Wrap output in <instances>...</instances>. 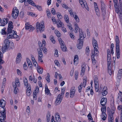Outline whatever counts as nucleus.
Masks as SVG:
<instances>
[{
  "instance_id": "nucleus-1",
  "label": "nucleus",
  "mask_w": 122,
  "mask_h": 122,
  "mask_svg": "<svg viewBox=\"0 0 122 122\" xmlns=\"http://www.w3.org/2000/svg\"><path fill=\"white\" fill-rule=\"evenodd\" d=\"M115 11L116 13H118L119 12H121L122 11V1L119 0L118 3V1L114 2Z\"/></svg>"
},
{
  "instance_id": "nucleus-2",
  "label": "nucleus",
  "mask_w": 122,
  "mask_h": 122,
  "mask_svg": "<svg viewBox=\"0 0 122 122\" xmlns=\"http://www.w3.org/2000/svg\"><path fill=\"white\" fill-rule=\"evenodd\" d=\"M36 29L37 32L40 31L41 33L44 30L45 27L44 22L40 23L38 22L36 23Z\"/></svg>"
},
{
  "instance_id": "nucleus-3",
  "label": "nucleus",
  "mask_w": 122,
  "mask_h": 122,
  "mask_svg": "<svg viewBox=\"0 0 122 122\" xmlns=\"http://www.w3.org/2000/svg\"><path fill=\"white\" fill-rule=\"evenodd\" d=\"M5 108L3 109L2 111H1V116H0V121L1 122H4L6 118V112Z\"/></svg>"
},
{
  "instance_id": "nucleus-4",
  "label": "nucleus",
  "mask_w": 122,
  "mask_h": 122,
  "mask_svg": "<svg viewBox=\"0 0 122 122\" xmlns=\"http://www.w3.org/2000/svg\"><path fill=\"white\" fill-rule=\"evenodd\" d=\"M65 92L63 91L61 92V95L59 94L58 96L55 103L56 105H59L60 103L62 98L61 96L64 94Z\"/></svg>"
},
{
  "instance_id": "nucleus-5",
  "label": "nucleus",
  "mask_w": 122,
  "mask_h": 122,
  "mask_svg": "<svg viewBox=\"0 0 122 122\" xmlns=\"http://www.w3.org/2000/svg\"><path fill=\"white\" fill-rule=\"evenodd\" d=\"M19 13V10L17 8H15V9H13L12 14V17L13 18L16 19L18 16Z\"/></svg>"
},
{
  "instance_id": "nucleus-6",
  "label": "nucleus",
  "mask_w": 122,
  "mask_h": 122,
  "mask_svg": "<svg viewBox=\"0 0 122 122\" xmlns=\"http://www.w3.org/2000/svg\"><path fill=\"white\" fill-rule=\"evenodd\" d=\"M80 4L83 8H85L87 10H89L86 2L85 0H79Z\"/></svg>"
},
{
  "instance_id": "nucleus-7",
  "label": "nucleus",
  "mask_w": 122,
  "mask_h": 122,
  "mask_svg": "<svg viewBox=\"0 0 122 122\" xmlns=\"http://www.w3.org/2000/svg\"><path fill=\"white\" fill-rule=\"evenodd\" d=\"M24 1V2L25 5L26 6L27 5L28 3L33 6H34L35 5V3L32 0H19L20 2L22 3Z\"/></svg>"
},
{
  "instance_id": "nucleus-8",
  "label": "nucleus",
  "mask_w": 122,
  "mask_h": 122,
  "mask_svg": "<svg viewBox=\"0 0 122 122\" xmlns=\"http://www.w3.org/2000/svg\"><path fill=\"white\" fill-rule=\"evenodd\" d=\"M86 84V80L85 79V80L83 79V83L81 82V83L80 85L78 87V91L79 92H80L81 90L82 89L83 86L84 87H85Z\"/></svg>"
},
{
  "instance_id": "nucleus-9",
  "label": "nucleus",
  "mask_w": 122,
  "mask_h": 122,
  "mask_svg": "<svg viewBox=\"0 0 122 122\" xmlns=\"http://www.w3.org/2000/svg\"><path fill=\"white\" fill-rule=\"evenodd\" d=\"M99 52L97 49H94V51H93L92 52L91 55V57L95 58V56H98L99 55Z\"/></svg>"
},
{
  "instance_id": "nucleus-10",
  "label": "nucleus",
  "mask_w": 122,
  "mask_h": 122,
  "mask_svg": "<svg viewBox=\"0 0 122 122\" xmlns=\"http://www.w3.org/2000/svg\"><path fill=\"white\" fill-rule=\"evenodd\" d=\"M77 42L79 43L77 45V47L78 49H80L82 48L83 45V40L78 39Z\"/></svg>"
},
{
  "instance_id": "nucleus-11",
  "label": "nucleus",
  "mask_w": 122,
  "mask_h": 122,
  "mask_svg": "<svg viewBox=\"0 0 122 122\" xmlns=\"http://www.w3.org/2000/svg\"><path fill=\"white\" fill-rule=\"evenodd\" d=\"M76 90L75 87H72L70 90V97H73L75 95V92Z\"/></svg>"
},
{
  "instance_id": "nucleus-12",
  "label": "nucleus",
  "mask_w": 122,
  "mask_h": 122,
  "mask_svg": "<svg viewBox=\"0 0 122 122\" xmlns=\"http://www.w3.org/2000/svg\"><path fill=\"white\" fill-rule=\"evenodd\" d=\"M92 41L93 46L94 49H97L98 47L97 41L93 38L92 39Z\"/></svg>"
},
{
  "instance_id": "nucleus-13",
  "label": "nucleus",
  "mask_w": 122,
  "mask_h": 122,
  "mask_svg": "<svg viewBox=\"0 0 122 122\" xmlns=\"http://www.w3.org/2000/svg\"><path fill=\"white\" fill-rule=\"evenodd\" d=\"M107 98H102L100 101L101 105L102 106H105L107 103Z\"/></svg>"
},
{
  "instance_id": "nucleus-14",
  "label": "nucleus",
  "mask_w": 122,
  "mask_h": 122,
  "mask_svg": "<svg viewBox=\"0 0 122 122\" xmlns=\"http://www.w3.org/2000/svg\"><path fill=\"white\" fill-rule=\"evenodd\" d=\"M5 101L3 99H2L0 100V107H2L3 109L5 108Z\"/></svg>"
},
{
  "instance_id": "nucleus-15",
  "label": "nucleus",
  "mask_w": 122,
  "mask_h": 122,
  "mask_svg": "<svg viewBox=\"0 0 122 122\" xmlns=\"http://www.w3.org/2000/svg\"><path fill=\"white\" fill-rule=\"evenodd\" d=\"M111 54H107V65L111 64Z\"/></svg>"
},
{
  "instance_id": "nucleus-16",
  "label": "nucleus",
  "mask_w": 122,
  "mask_h": 122,
  "mask_svg": "<svg viewBox=\"0 0 122 122\" xmlns=\"http://www.w3.org/2000/svg\"><path fill=\"white\" fill-rule=\"evenodd\" d=\"M81 75H82V73L83 74V75L84 74L85 71V64H83L81 65Z\"/></svg>"
},
{
  "instance_id": "nucleus-17",
  "label": "nucleus",
  "mask_w": 122,
  "mask_h": 122,
  "mask_svg": "<svg viewBox=\"0 0 122 122\" xmlns=\"http://www.w3.org/2000/svg\"><path fill=\"white\" fill-rule=\"evenodd\" d=\"M78 63V56L77 55H75L74 57V64L76 65Z\"/></svg>"
},
{
  "instance_id": "nucleus-18",
  "label": "nucleus",
  "mask_w": 122,
  "mask_h": 122,
  "mask_svg": "<svg viewBox=\"0 0 122 122\" xmlns=\"http://www.w3.org/2000/svg\"><path fill=\"white\" fill-rule=\"evenodd\" d=\"M31 87L30 85L27 88L26 95L27 96H29L31 94Z\"/></svg>"
},
{
  "instance_id": "nucleus-19",
  "label": "nucleus",
  "mask_w": 122,
  "mask_h": 122,
  "mask_svg": "<svg viewBox=\"0 0 122 122\" xmlns=\"http://www.w3.org/2000/svg\"><path fill=\"white\" fill-rule=\"evenodd\" d=\"M115 41L116 42V46H119L120 41L118 37L116 36H115Z\"/></svg>"
},
{
  "instance_id": "nucleus-20",
  "label": "nucleus",
  "mask_w": 122,
  "mask_h": 122,
  "mask_svg": "<svg viewBox=\"0 0 122 122\" xmlns=\"http://www.w3.org/2000/svg\"><path fill=\"white\" fill-rule=\"evenodd\" d=\"M21 58V54L19 53H18L16 58V62L17 63H19L20 61Z\"/></svg>"
},
{
  "instance_id": "nucleus-21",
  "label": "nucleus",
  "mask_w": 122,
  "mask_h": 122,
  "mask_svg": "<svg viewBox=\"0 0 122 122\" xmlns=\"http://www.w3.org/2000/svg\"><path fill=\"white\" fill-rule=\"evenodd\" d=\"M107 87H104L102 90V94L103 96L106 95L107 93V91L106 90H107Z\"/></svg>"
},
{
  "instance_id": "nucleus-22",
  "label": "nucleus",
  "mask_w": 122,
  "mask_h": 122,
  "mask_svg": "<svg viewBox=\"0 0 122 122\" xmlns=\"http://www.w3.org/2000/svg\"><path fill=\"white\" fill-rule=\"evenodd\" d=\"M37 70L39 74H42L43 71V68H41L40 66L38 65L37 66Z\"/></svg>"
},
{
  "instance_id": "nucleus-23",
  "label": "nucleus",
  "mask_w": 122,
  "mask_h": 122,
  "mask_svg": "<svg viewBox=\"0 0 122 122\" xmlns=\"http://www.w3.org/2000/svg\"><path fill=\"white\" fill-rule=\"evenodd\" d=\"M56 24H57V26L58 27H61L62 25H64L63 23L62 24L61 22V21L60 20H58L56 22Z\"/></svg>"
},
{
  "instance_id": "nucleus-24",
  "label": "nucleus",
  "mask_w": 122,
  "mask_h": 122,
  "mask_svg": "<svg viewBox=\"0 0 122 122\" xmlns=\"http://www.w3.org/2000/svg\"><path fill=\"white\" fill-rule=\"evenodd\" d=\"M94 81L95 85L97 86L99 85L98 80L97 76H94Z\"/></svg>"
},
{
  "instance_id": "nucleus-25",
  "label": "nucleus",
  "mask_w": 122,
  "mask_h": 122,
  "mask_svg": "<svg viewBox=\"0 0 122 122\" xmlns=\"http://www.w3.org/2000/svg\"><path fill=\"white\" fill-rule=\"evenodd\" d=\"M108 72L110 75H111L113 73L111 71V64L107 65Z\"/></svg>"
},
{
  "instance_id": "nucleus-26",
  "label": "nucleus",
  "mask_w": 122,
  "mask_h": 122,
  "mask_svg": "<svg viewBox=\"0 0 122 122\" xmlns=\"http://www.w3.org/2000/svg\"><path fill=\"white\" fill-rule=\"evenodd\" d=\"M79 39L80 40H82L84 38L83 32L82 30L79 31Z\"/></svg>"
},
{
  "instance_id": "nucleus-27",
  "label": "nucleus",
  "mask_w": 122,
  "mask_h": 122,
  "mask_svg": "<svg viewBox=\"0 0 122 122\" xmlns=\"http://www.w3.org/2000/svg\"><path fill=\"white\" fill-rule=\"evenodd\" d=\"M7 23V18L4 19H3V21L1 22L0 26H4Z\"/></svg>"
},
{
  "instance_id": "nucleus-28",
  "label": "nucleus",
  "mask_w": 122,
  "mask_h": 122,
  "mask_svg": "<svg viewBox=\"0 0 122 122\" xmlns=\"http://www.w3.org/2000/svg\"><path fill=\"white\" fill-rule=\"evenodd\" d=\"M45 93L47 94V95L49 94V93L51 94L50 92V91L48 89L47 85H45Z\"/></svg>"
},
{
  "instance_id": "nucleus-29",
  "label": "nucleus",
  "mask_w": 122,
  "mask_h": 122,
  "mask_svg": "<svg viewBox=\"0 0 122 122\" xmlns=\"http://www.w3.org/2000/svg\"><path fill=\"white\" fill-rule=\"evenodd\" d=\"M74 26L75 29V32L76 33H77V31H78L79 30V31L80 30L79 28V27L78 26L77 24L76 23L74 24Z\"/></svg>"
},
{
  "instance_id": "nucleus-30",
  "label": "nucleus",
  "mask_w": 122,
  "mask_h": 122,
  "mask_svg": "<svg viewBox=\"0 0 122 122\" xmlns=\"http://www.w3.org/2000/svg\"><path fill=\"white\" fill-rule=\"evenodd\" d=\"M58 39L61 46V47H62V46H65V45L64 42L61 39L60 37H58Z\"/></svg>"
},
{
  "instance_id": "nucleus-31",
  "label": "nucleus",
  "mask_w": 122,
  "mask_h": 122,
  "mask_svg": "<svg viewBox=\"0 0 122 122\" xmlns=\"http://www.w3.org/2000/svg\"><path fill=\"white\" fill-rule=\"evenodd\" d=\"M23 80L25 86H26L27 88L29 86L28 84V80L26 78H25V79H23Z\"/></svg>"
},
{
  "instance_id": "nucleus-32",
  "label": "nucleus",
  "mask_w": 122,
  "mask_h": 122,
  "mask_svg": "<svg viewBox=\"0 0 122 122\" xmlns=\"http://www.w3.org/2000/svg\"><path fill=\"white\" fill-rule=\"evenodd\" d=\"M55 117L56 120L57 121H60L61 119L60 118V116L59 115L58 113H57L56 114H55Z\"/></svg>"
},
{
  "instance_id": "nucleus-33",
  "label": "nucleus",
  "mask_w": 122,
  "mask_h": 122,
  "mask_svg": "<svg viewBox=\"0 0 122 122\" xmlns=\"http://www.w3.org/2000/svg\"><path fill=\"white\" fill-rule=\"evenodd\" d=\"M4 43L6 45L9 46L10 44V41L8 39H6Z\"/></svg>"
},
{
  "instance_id": "nucleus-34",
  "label": "nucleus",
  "mask_w": 122,
  "mask_h": 122,
  "mask_svg": "<svg viewBox=\"0 0 122 122\" xmlns=\"http://www.w3.org/2000/svg\"><path fill=\"white\" fill-rule=\"evenodd\" d=\"M113 115H111V116H109L108 122H113Z\"/></svg>"
},
{
  "instance_id": "nucleus-35",
  "label": "nucleus",
  "mask_w": 122,
  "mask_h": 122,
  "mask_svg": "<svg viewBox=\"0 0 122 122\" xmlns=\"http://www.w3.org/2000/svg\"><path fill=\"white\" fill-rule=\"evenodd\" d=\"M96 13L98 16H99V10L98 7H95Z\"/></svg>"
},
{
  "instance_id": "nucleus-36",
  "label": "nucleus",
  "mask_w": 122,
  "mask_h": 122,
  "mask_svg": "<svg viewBox=\"0 0 122 122\" xmlns=\"http://www.w3.org/2000/svg\"><path fill=\"white\" fill-rule=\"evenodd\" d=\"M74 15H75L74 17L77 23H79V19L78 16L76 15V14H74Z\"/></svg>"
},
{
  "instance_id": "nucleus-37",
  "label": "nucleus",
  "mask_w": 122,
  "mask_h": 122,
  "mask_svg": "<svg viewBox=\"0 0 122 122\" xmlns=\"http://www.w3.org/2000/svg\"><path fill=\"white\" fill-rule=\"evenodd\" d=\"M116 54H120V46H116Z\"/></svg>"
},
{
  "instance_id": "nucleus-38",
  "label": "nucleus",
  "mask_w": 122,
  "mask_h": 122,
  "mask_svg": "<svg viewBox=\"0 0 122 122\" xmlns=\"http://www.w3.org/2000/svg\"><path fill=\"white\" fill-rule=\"evenodd\" d=\"M9 46L6 45H5L4 46H3L2 48V50L3 51H5L6 50L8 49Z\"/></svg>"
},
{
  "instance_id": "nucleus-39",
  "label": "nucleus",
  "mask_w": 122,
  "mask_h": 122,
  "mask_svg": "<svg viewBox=\"0 0 122 122\" xmlns=\"http://www.w3.org/2000/svg\"><path fill=\"white\" fill-rule=\"evenodd\" d=\"M64 18L65 21L66 22L68 23L69 22V20L68 17V15H65L64 16Z\"/></svg>"
},
{
  "instance_id": "nucleus-40",
  "label": "nucleus",
  "mask_w": 122,
  "mask_h": 122,
  "mask_svg": "<svg viewBox=\"0 0 122 122\" xmlns=\"http://www.w3.org/2000/svg\"><path fill=\"white\" fill-rule=\"evenodd\" d=\"M55 32L57 37L59 36L60 37L61 36V33L58 30H55Z\"/></svg>"
},
{
  "instance_id": "nucleus-41",
  "label": "nucleus",
  "mask_w": 122,
  "mask_h": 122,
  "mask_svg": "<svg viewBox=\"0 0 122 122\" xmlns=\"http://www.w3.org/2000/svg\"><path fill=\"white\" fill-rule=\"evenodd\" d=\"M50 39L52 42L54 44L55 43V41L54 40V38L53 36H51L50 37Z\"/></svg>"
},
{
  "instance_id": "nucleus-42",
  "label": "nucleus",
  "mask_w": 122,
  "mask_h": 122,
  "mask_svg": "<svg viewBox=\"0 0 122 122\" xmlns=\"http://www.w3.org/2000/svg\"><path fill=\"white\" fill-rule=\"evenodd\" d=\"M101 11L102 13V15L104 16L106 14V8H101Z\"/></svg>"
},
{
  "instance_id": "nucleus-43",
  "label": "nucleus",
  "mask_w": 122,
  "mask_h": 122,
  "mask_svg": "<svg viewBox=\"0 0 122 122\" xmlns=\"http://www.w3.org/2000/svg\"><path fill=\"white\" fill-rule=\"evenodd\" d=\"M50 76L49 74L48 73L47 74V76L46 77V79L47 81V82L48 83H49L50 82Z\"/></svg>"
},
{
  "instance_id": "nucleus-44",
  "label": "nucleus",
  "mask_w": 122,
  "mask_h": 122,
  "mask_svg": "<svg viewBox=\"0 0 122 122\" xmlns=\"http://www.w3.org/2000/svg\"><path fill=\"white\" fill-rule=\"evenodd\" d=\"M5 28H4L3 29H2L1 31V34L3 35H4L6 34V32L5 31Z\"/></svg>"
},
{
  "instance_id": "nucleus-45",
  "label": "nucleus",
  "mask_w": 122,
  "mask_h": 122,
  "mask_svg": "<svg viewBox=\"0 0 122 122\" xmlns=\"http://www.w3.org/2000/svg\"><path fill=\"white\" fill-rule=\"evenodd\" d=\"M101 111L102 112V113H105L106 111V107L105 106L102 107L101 108Z\"/></svg>"
},
{
  "instance_id": "nucleus-46",
  "label": "nucleus",
  "mask_w": 122,
  "mask_h": 122,
  "mask_svg": "<svg viewBox=\"0 0 122 122\" xmlns=\"http://www.w3.org/2000/svg\"><path fill=\"white\" fill-rule=\"evenodd\" d=\"M43 57V56H38V59L39 61L41 62H43V61L42 60V58Z\"/></svg>"
},
{
  "instance_id": "nucleus-47",
  "label": "nucleus",
  "mask_w": 122,
  "mask_h": 122,
  "mask_svg": "<svg viewBox=\"0 0 122 122\" xmlns=\"http://www.w3.org/2000/svg\"><path fill=\"white\" fill-rule=\"evenodd\" d=\"M102 114V119L103 120H105L106 118L107 115L105 113Z\"/></svg>"
},
{
  "instance_id": "nucleus-48",
  "label": "nucleus",
  "mask_w": 122,
  "mask_h": 122,
  "mask_svg": "<svg viewBox=\"0 0 122 122\" xmlns=\"http://www.w3.org/2000/svg\"><path fill=\"white\" fill-rule=\"evenodd\" d=\"M38 56H43L42 54V50H37Z\"/></svg>"
},
{
  "instance_id": "nucleus-49",
  "label": "nucleus",
  "mask_w": 122,
  "mask_h": 122,
  "mask_svg": "<svg viewBox=\"0 0 122 122\" xmlns=\"http://www.w3.org/2000/svg\"><path fill=\"white\" fill-rule=\"evenodd\" d=\"M56 14L57 15V17L59 19H61L62 18V16L60 13L58 12Z\"/></svg>"
},
{
  "instance_id": "nucleus-50",
  "label": "nucleus",
  "mask_w": 122,
  "mask_h": 122,
  "mask_svg": "<svg viewBox=\"0 0 122 122\" xmlns=\"http://www.w3.org/2000/svg\"><path fill=\"white\" fill-rule=\"evenodd\" d=\"M86 53L87 55H88L90 52V50L89 46H87L86 49Z\"/></svg>"
},
{
  "instance_id": "nucleus-51",
  "label": "nucleus",
  "mask_w": 122,
  "mask_h": 122,
  "mask_svg": "<svg viewBox=\"0 0 122 122\" xmlns=\"http://www.w3.org/2000/svg\"><path fill=\"white\" fill-rule=\"evenodd\" d=\"M61 47L63 51L65 52L67 51V48L65 46H62V47Z\"/></svg>"
},
{
  "instance_id": "nucleus-52",
  "label": "nucleus",
  "mask_w": 122,
  "mask_h": 122,
  "mask_svg": "<svg viewBox=\"0 0 122 122\" xmlns=\"http://www.w3.org/2000/svg\"><path fill=\"white\" fill-rule=\"evenodd\" d=\"M101 8H105V6L104 2L102 0H101Z\"/></svg>"
},
{
  "instance_id": "nucleus-53",
  "label": "nucleus",
  "mask_w": 122,
  "mask_h": 122,
  "mask_svg": "<svg viewBox=\"0 0 122 122\" xmlns=\"http://www.w3.org/2000/svg\"><path fill=\"white\" fill-rule=\"evenodd\" d=\"M114 109H112L111 110V112L108 114L109 116H111V115H113V114L114 113Z\"/></svg>"
},
{
  "instance_id": "nucleus-54",
  "label": "nucleus",
  "mask_w": 122,
  "mask_h": 122,
  "mask_svg": "<svg viewBox=\"0 0 122 122\" xmlns=\"http://www.w3.org/2000/svg\"><path fill=\"white\" fill-rule=\"evenodd\" d=\"M47 13V16L48 17V18L50 17L51 16V14L50 11L48 9L46 11Z\"/></svg>"
},
{
  "instance_id": "nucleus-55",
  "label": "nucleus",
  "mask_w": 122,
  "mask_h": 122,
  "mask_svg": "<svg viewBox=\"0 0 122 122\" xmlns=\"http://www.w3.org/2000/svg\"><path fill=\"white\" fill-rule=\"evenodd\" d=\"M78 71H76L75 72V77L76 80H77L78 78Z\"/></svg>"
},
{
  "instance_id": "nucleus-56",
  "label": "nucleus",
  "mask_w": 122,
  "mask_h": 122,
  "mask_svg": "<svg viewBox=\"0 0 122 122\" xmlns=\"http://www.w3.org/2000/svg\"><path fill=\"white\" fill-rule=\"evenodd\" d=\"M13 27H8L7 30V32H8V33H10L11 31L13 29Z\"/></svg>"
},
{
  "instance_id": "nucleus-57",
  "label": "nucleus",
  "mask_w": 122,
  "mask_h": 122,
  "mask_svg": "<svg viewBox=\"0 0 122 122\" xmlns=\"http://www.w3.org/2000/svg\"><path fill=\"white\" fill-rule=\"evenodd\" d=\"M119 16L121 20H122V12H118Z\"/></svg>"
},
{
  "instance_id": "nucleus-58",
  "label": "nucleus",
  "mask_w": 122,
  "mask_h": 122,
  "mask_svg": "<svg viewBox=\"0 0 122 122\" xmlns=\"http://www.w3.org/2000/svg\"><path fill=\"white\" fill-rule=\"evenodd\" d=\"M27 63H28V66H30V65L32 64L29 58L27 59Z\"/></svg>"
},
{
  "instance_id": "nucleus-59",
  "label": "nucleus",
  "mask_w": 122,
  "mask_h": 122,
  "mask_svg": "<svg viewBox=\"0 0 122 122\" xmlns=\"http://www.w3.org/2000/svg\"><path fill=\"white\" fill-rule=\"evenodd\" d=\"M35 29V28L32 26L31 25L30 26L29 29V31H30V32H32L33 30Z\"/></svg>"
},
{
  "instance_id": "nucleus-60",
  "label": "nucleus",
  "mask_w": 122,
  "mask_h": 122,
  "mask_svg": "<svg viewBox=\"0 0 122 122\" xmlns=\"http://www.w3.org/2000/svg\"><path fill=\"white\" fill-rule=\"evenodd\" d=\"M95 91L96 92H98L99 91V85L97 86L95 85Z\"/></svg>"
},
{
  "instance_id": "nucleus-61",
  "label": "nucleus",
  "mask_w": 122,
  "mask_h": 122,
  "mask_svg": "<svg viewBox=\"0 0 122 122\" xmlns=\"http://www.w3.org/2000/svg\"><path fill=\"white\" fill-rule=\"evenodd\" d=\"M10 46L11 49H13L14 47V45L13 43V42H11Z\"/></svg>"
},
{
  "instance_id": "nucleus-62",
  "label": "nucleus",
  "mask_w": 122,
  "mask_h": 122,
  "mask_svg": "<svg viewBox=\"0 0 122 122\" xmlns=\"http://www.w3.org/2000/svg\"><path fill=\"white\" fill-rule=\"evenodd\" d=\"M28 15H29L31 16H33L35 15V14L33 12H29L28 13Z\"/></svg>"
},
{
  "instance_id": "nucleus-63",
  "label": "nucleus",
  "mask_w": 122,
  "mask_h": 122,
  "mask_svg": "<svg viewBox=\"0 0 122 122\" xmlns=\"http://www.w3.org/2000/svg\"><path fill=\"white\" fill-rule=\"evenodd\" d=\"M87 117H88L89 120H92V117L90 113H89Z\"/></svg>"
},
{
  "instance_id": "nucleus-64",
  "label": "nucleus",
  "mask_w": 122,
  "mask_h": 122,
  "mask_svg": "<svg viewBox=\"0 0 122 122\" xmlns=\"http://www.w3.org/2000/svg\"><path fill=\"white\" fill-rule=\"evenodd\" d=\"M54 55L56 57H58V50L57 49L55 50Z\"/></svg>"
}]
</instances>
